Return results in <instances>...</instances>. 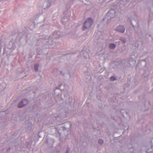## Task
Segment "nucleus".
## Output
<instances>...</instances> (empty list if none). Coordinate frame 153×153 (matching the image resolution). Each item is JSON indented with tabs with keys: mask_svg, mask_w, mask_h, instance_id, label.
I'll return each instance as SVG.
<instances>
[{
	"mask_svg": "<svg viewBox=\"0 0 153 153\" xmlns=\"http://www.w3.org/2000/svg\"><path fill=\"white\" fill-rule=\"evenodd\" d=\"M39 64L38 63L34 65V70L35 71L37 72L38 70Z\"/></svg>",
	"mask_w": 153,
	"mask_h": 153,
	"instance_id": "obj_8",
	"label": "nucleus"
},
{
	"mask_svg": "<svg viewBox=\"0 0 153 153\" xmlns=\"http://www.w3.org/2000/svg\"><path fill=\"white\" fill-rule=\"evenodd\" d=\"M98 98V100H100V98Z\"/></svg>",
	"mask_w": 153,
	"mask_h": 153,
	"instance_id": "obj_14",
	"label": "nucleus"
},
{
	"mask_svg": "<svg viewBox=\"0 0 153 153\" xmlns=\"http://www.w3.org/2000/svg\"><path fill=\"white\" fill-rule=\"evenodd\" d=\"M61 124H62V125L65 124V123H62Z\"/></svg>",
	"mask_w": 153,
	"mask_h": 153,
	"instance_id": "obj_16",
	"label": "nucleus"
},
{
	"mask_svg": "<svg viewBox=\"0 0 153 153\" xmlns=\"http://www.w3.org/2000/svg\"><path fill=\"white\" fill-rule=\"evenodd\" d=\"M28 102V101L27 99H24L21 100L18 105V107L21 108L26 105Z\"/></svg>",
	"mask_w": 153,
	"mask_h": 153,
	"instance_id": "obj_4",
	"label": "nucleus"
},
{
	"mask_svg": "<svg viewBox=\"0 0 153 153\" xmlns=\"http://www.w3.org/2000/svg\"><path fill=\"white\" fill-rule=\"evenodd\" d=\"M128 1L126 0H120L119 3L117 5H118L120 8L121 10H123L126 7L125 5L126 4Z\"/></svg>",
	"mask_w": 153,
	"mask_h": 153,
	"instance_id": "obj_3",
	"label": "nucleus"
},
{
	"mask_svg": "<svg viewBox=\"0 0 153 153\" xmlns=\"http://www.w3.org/2000/svg\"><path fill=\"white\" fill-rule=\"evenodd\" d=\"M116 11L113 9H110L105 14L103 20L105 22H110L111 18L115 16Z\"/></svg>",
	"mask_w": 153,
	"mask_h": 153,
	"instance_id": "obj_1",
	"label": "nucleus"
},
{
	"mask_svg": "<svg viewBox=\"0 0 153 153\" xmlns=\"http://www.w3.org/2000/svg\"><path fill=\"white\" fill-rule=\"evenodd\" d=\"M125 28L124 26L122 25H120L117 27L116 30L121 33H124Z\"/></svg>",
	"mask_w": 153,
	"mask_h": 153,
	"instance_id": "obj_5",
	"label": "nucleus"
},
{
	"mask_svg": "<svg viewBox=\"0 0 153 153\" xmlns=\"http://www.w3.org/2000/svg\"><path fill=\"white\" fill-rule=\"evenodd\" d=\"M69 151L70 149H69V148L68 147L66 150L65 153H69Z\"/></svg>",
	"mask_w": 153,
	"mask_h": 153,
	"instance_id": "obj_12",
	"label": "nucleus"
},
{
	"mask_svg": "<svg viewBox=\"0 0 153 153\" xmlns=\"http://www.w3.org/2000/svg\"><path fill=\"white\" fill-rule=\"evenodd\" d=\"M50 6V4H49V6H47V7H49Z\"/></svg>",
	"mask_w": 153,
	"mask_h": 153,
	"instance_id": "obj_15",
	"label": "nucleus"
},
{
	"mask_svg": "<svg viewBox=\"0 0 153 153\" xmlns=\"http://www.w3.org/2000/svg\"><path fill=\"white\" fill-rule=\"evenodd\" d=\"M51 1H47L46 2V3H49V4H50L51 3Z\"/></svg>",
	"mask_w": 153,
	"mask_h": 153,
	"instance_id": "obj_13",
	"label": "nucleus"
},
{
	"mask_svg": "<svg viewBox=\"0 0 153 153\" xmlns=\"http://www.w3.org/2000/svg\"><path fill=\"white\" fill-rule=\"evenodd\" d=\"M50 0V1H51L52 0Z\"/></svg>",
	"mask_w": 153,
	"mask_h": 153,
	"instance_id": "obj_17",
	"label": "nucleus"
},
{
	"mask_svg": "<svg viewBox=\"0 0 153 153\" xmlns=\"http://www.w3.org/2000/svg\"><path fill=\"white\" fill-rule=\"evenodd\" d=\"M98 143L100 144H102L103 143V141L102 139H100L98 140Z\"/></svg>",
	"mask_w": 153,
	"mask_h": 153,
	"instance_id": "obj_9",
	"label": "nucleus"
},
{
	"mask_svg": "<svg viewBox=\"0 0 153 153\" xmlns=\"http://www.w3.org/2000/svg\"><path fill=\"white\" fill-rule=\"evenodd\" d=\"M54 117L52 118V120H51L52 123H53L54 122H56L60 120V118L59 116H57V114H55Z\"/></svg>",
	"mask_w": 153,
	"mask_h": 153,
	"instance_id": "obj_6",
	"label": "nucleus"
},
{
	"mask_svg": "<svg viewBox=\"0 0 153 153\" xmlns=\"http://www.w3.org/2000/svg\"><path fill=\"white\" fill-rule=\"evenodd\" d=\"M120 40L123 42L124 43H125L126 42V40L125 38H122L120 39Z\"/></svg>",
	"mask_w": 153,
	"mask_h": 153,
	"instance_id": "obj_11",
	"label": "nucleus"
},
{
	"mask_svg": "<svg viewBox=\"0 0 153 153\" xmlns=\"http://www.w3.org/2000/svg\"><path fill=\"white\" fill-rule=\"evenodd\" d=\"M116 45L113 43H110L108 46L109 48L110 49H114L116 47Z\"/></svg>",
	"mask_w": 153,
	"mask_h": 153,
	"instance_id": "obj_7",
	"label": "nucleus"
},
{
	"mask_svg": "<svg viewBox=\"0 0 153 153\" xmlns=\"http://www.w3.org/2000/svg\"><path fill=\"white\" fill-rule=\"evenodd\" d=\"M93 23V20L91 18H88L83 24L82 29L85 30L90 27Z\"/></svg>",
	"mask_w": 153,
	"mask_h": 153,
	"instance_id": "obj_2",
	"label": "nucleus"
},
{
	"mask_svg": "<svg viewBox=\"0 0 153 153\" xmlns=\"http://www.w3.org/2000/svg\"><path fill=\"white\" fill-rule=\"evenodd\" d=\"M110 79L112 81H114L116 79V78L113 76L110 77Z\"/></svg>",
	"mask_w": 153,
	"mask_h": 153,
	"instance_id": "obj_10",
	"label": "nucleus"
}]
</instances>
